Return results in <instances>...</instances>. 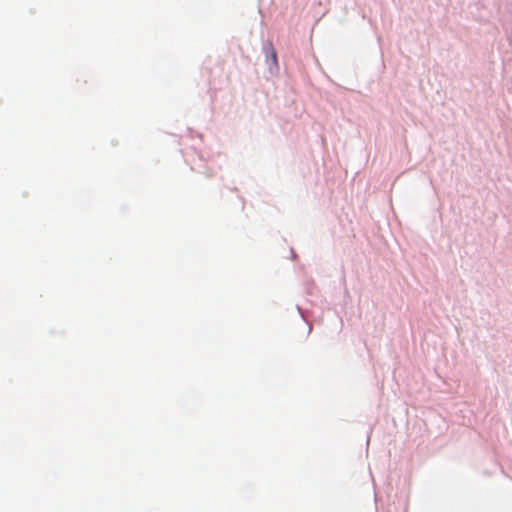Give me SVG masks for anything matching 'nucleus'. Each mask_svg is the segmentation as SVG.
Masks as SVG:
<instances>
[{
	"mask_svg": "<svg viewBox=\"0 0 512 512\" xmlns=\"http://www.w3.org/2000/svg\"><path fill=\"white\" fill-rule=\"evenodd\" d=\"M271 56H272V59L274 61V63H276L277 61V54H276V51L271 47Z\"/></svg>",
	"mask_w": 512,
	"mask_h": 512,
	"instance_id": "1",
	"label": "nucleus"
}]
</instances>
